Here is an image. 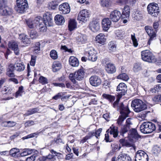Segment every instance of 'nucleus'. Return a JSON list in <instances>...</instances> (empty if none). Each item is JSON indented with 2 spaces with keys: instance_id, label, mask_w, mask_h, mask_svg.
<instances>
[{
  "instance_id": "nucleus-1",
  "label": "nucleus",
  "mask_w": 161,
  "mask_h": 161,
  "mask_svg": "<svg viewBox=\"0 0 161 161\" xmlns=\"http://www.w3.org/2000/svg\"><path fill=\"white\" fill-rule=\"evenodd\" d=\"M156 128V126L154 123L149 121H146L143 122L141 125L140 130L142 133L147 134L153 132Z\"/></svg>"
},
{
  "instance_id": "nucleus-2",
  "label": "nucleus",
  "mask_w": 161,
  "mask_h": 161,
  "mask_svg": "<svg viewBox=\"0 0 161 161\" xmlns=\"http://www.w3.org/2000/svg\"><path fill=\"white\" fill-rule=\"evenodd\" d=\"M131 106L134 110L138 113L147 108V105L142 100L138 99H135L132 101Z\"/></svg>"
},
{
  "instance_id": "nucleus-3",
  "label": "nucleus",
  "mask_w": 161,
  "mask_h": 161,
  "mask_svg": "<svg viewBox=\"0 0 161 161\" xmlns=\"http://www.w3.org/2000/svg\"><path fill=\"white\" fill-rule=\"evenodd\" d=\"M85 72L83 69H80L74 73H71L69 74V78L71 81L74 83H76V80H81L84 77Z\"/></svg>"
},
{
  "instance_id": "nucleus-4",
  "label": "nucleus",
  "mask_w": 161,
  "mask_h": 161,
  "mask_svg": "<svg viewBox=\"0 0 161 161\" xmlns=\"http://www.w3.org/2000/svg\"><path fill=\"white\" fill-rule=\"evenodd\" d=\"M16 6L15 9L18 13L22 14L26 10L28 7L26 0H16Z\"/></svg>"
},
{
  "instance_id": "nucleus-5",
  "label": "nucleus",
  "mask_w": 161,
  "mask_h": 161,
  "mask_svg": "<svg viewBox=\"0 0 161 161\" xmlns=\"http://www.w3.org/2000/svg\"><path fill=\"white\" fill-rule=\"evenodd\" d=\"M6 2V0H0V14L3 15H10L13 13V10L11 8L5 6Z\"/></svg>"
},
{
  "instance_id": "nucleus-6",
  "label": "nucleus",
  "mask_w": 161,
  "mask_h": 161,
  "mask_svg": "<svg viewBox=\"0 0 161 161\" xmlns=\"http://www.w3.org/2000/svg\"><path fill=\"white\" fill-rule=\"evenodd\" d=\"M142 59L149 63L154 62L156 61L155 56L152 52L148 50L143 51L141 52Z\"/></svg>"
},
{
  "instance_id": "nucleus-7",
  "label": "nucleus",
  "mask_w": 161,
  "mask_h": 161,
  "mask_svg": "<svg viewBox=\"0 0 161 161\" xmlns=\"http://www.w3.org/2000/svg\"><path fill=\"white\" fill-rule=\"evenodd\" d=\"M148 13L153 16L157 17L159 13L158 5L155 3H151L147 7Z\"/></svg>"
},
{
  "instance_id": "nucleus-8",
  "label": "nucleus",
  "mask_w": 161,
  "mask_h": 161,
  "mask_svg": "<svg viewBox=\"0 0 161 161\" xmlns=\"http://www.w3.org/2000/svg\"><path fill=\"white\" fill-rule=\"evenodd\" d=\"M90 13L88 10L84 9L81 10L78 16V20L85 22L89 19Z\"/></svg>"
},
{
  "instance_id": "nucleus-9",
  "label": "nucleus",
  "mask_w": 161,
  "mask_h": 161,
  "mask_svg": "<svg viewBox=\"0 0 161 161\" xmlns=\"http://www.w3.org/2000/svg\"><path fill=\"white\" fill-rule=\"evenodd\" d=\"M42 18L40 16L36 17L34 20L29 19L26 20V23L28 27L30 28H33L37 25L41 21H42Z\"/></svg>"
},
{
  "instance_id": "nucleus-10",
  "label": "nucleus",
  "mask_w": 161,
  "mask_h": 161,
  "mask_svg": "<svg viewBox=\"0 0 161 161\" xmlns=\"http://www.w3.org/2000/svg\"><path fill=\"white\" fill-rule=\"evenodd\" d=\"M127 86L126 84L123 83L119 84L117 87V97H121L122 96L125 95L127 91Z\"/></svg>"
},
{
  "instance_id": "nucleus-11",
  "label": "nucleus",
  "mask_w": 161,
  "mask_h": 161,
  "mask_svg": "<svg viewBox=\"0 0 161 161\" xmlns=\"http://www.w3.org/2000/svg\"><path fill=\"white\" fill-rule=\"evenodd\" d=\"M42 22L46 25L48 26H51L53 25V17L52 15L49 13H47L43 16Z\"/></svg>"
},
{
  "instance_id": "nucleus-12",
  "label": "nucleus",
  "mask_w": 161,
  "mask_h": 161,
  "mask_svg": "<svg viewBox=\"0 0 161 161\" xmlns=\"http://www.w3.org/2000/svg\"><path fill=\"white\" fill-rule=\"evenodd\" d=\"M122 16L120 12L115 10L112 11L109 16L110 19L114 22H117L120 19Z\"/></svg>"
},
{
  "instance_id": "nucleus-13",
  "label": "nucleus",
  "mask_w": 161,
  "mask_h": 161,
  "mask_svg": "<svg viewBox=\"0 0 161 161\" xmlns=\"http://www.w3.org/2000/svg\"><path fill=\"white\" fill-rule=\"evenodd\" d=\"M88 55V58L89 60L92 62L96 61L97 58L96 52L94 48L92 47L89 48L87 51Z\"/></svg>"
},
{
  "instance_id": "nucleus-14",
  "label": "nucleus",
  "mask_w": 161,
  "mask_h": 161,
  "mask_svg": "<svg viewBox=\"0 0 161 161\" xmlns=\"http://www.w3.org/2000/svg\"><path fill=\"white\" fill-rule=\"evenodd\" d=\"M59 10L61 14H67L70 12V7L68 3H64L59 6Z\"/></svg>"
},
{
  "instance_id": "nucleus-15",
  "label": "nucleus",
  "mask_w": 161,
  "mask_h": 161,
  "mask_svg": "<svg viewBox=\"0 0 161 161\" xmlns=\"http://www.w3.org/2000/svg\"><path fill=\"white\" fill-rule=\"evenodd\" d=\"M120 112L122 116L127 118L128 116V115L130 113V111L127 105H124L123 103L120 104L119 107Z\"/></svg>"
},
{
  "instance_id": "nucleus-16",
  "label": "nucleus",
  "mask_w": 161,
  "mask_h": 161,
  "mask_svg": "<svg viewBox=\"0 0 161 161\" xmlns=\"http://www.w3.org/2000/svg\"><path fill=\"white\" fill-rule=\"evenodd\" d=\"M8 47L13 50L15 54L19 55V50L17 43L13 41L9 42L8 43Z\"/></svg>"
},
{
  "instance_id": "nucleus-17",
  "label": "nucleus",
  "mask_w": 161,
  "mask_h": 161,
  "mask_svg": "<svg viewBox=\"0 0 161 161\" xmlns=\"http://www.w3.org/2000/svg\"><path fill=\"white\" fill-rule=\"evenodd\" d=\"M89 28L93 32H95L99 31L100 25L98 20H93L89 25Z\"/></svg>"
},
{
  "instance_id": "nucleus-18",
  "label": "nucleus",
  "mask_w": 161,
  "mask_h": 161,
  "mask_svg": "<svg viewBox=\"0 0 161 161\" xmlns=\"http://www.w3.org/2000/svg\"><path fill=\"white\" fill-rule=\"evenodd\" d=\"M90 83L92 86H97L101 84V79L98 76L94 75L92 76L89 79Z\"/></svg>"
},
{
  "instance_id": "nucleus-19",
  "label": "nucleus",
  "mask_w": 161,
  "mask_h": 161,
  "mask_svg": "<svg viewBox=\"0 0 161 161\" xmlns=\"http://www.w3.org/2000/svg\"><path fill=\"white\" fill-rule=\"evenodd\" d=\"M135 158L144 160H148V157L147 154L144 151L139 150L137 151L135 156Z\"/></svg>"
},
{
  "instance_id": "nucleus-20",
  "label": "nucleus",
  "mask_w": 161,
  "mask_h": 161,
  "mask_svg": "<svg viewBox=\"0 0 161 161\" xmlns=\"http://www.w3.org/2000/svg\"><path fill=\"white\" fill-rule=\"evenodd\" d=\"M111 22L108 18H104L102 21V27L104 31H107L110 27Z\"/></svg>"
},
{
  "instance_id": "nucleus-21",
  "label": "nucleus",
  "mask_w": 161,
  "mask_h": 161,
  "mask_svg": "<svg viewBox=\"0 0 161 161\" xmlns=\"http://www.w3.org/2000/svg\"><path fill=\"white\" fill-rule=\"evenodd\" d=\"M105 63L106 64L105 67L106 70L108 73L112 74L115 72L116 69L115 67L114 64L110 63H107L106 62H105Z\"/></svg>"
},
{
  "instance_id": "nucleus-22",
  "label": "nucleus",
  "mask_w": 161,
  "mask_h": 161,
  "mask_svg": "<svg viewBox=\"0 0 161 161\" xmlns=\"http://www.w3.org/2000/svg\"><path fill=\"white\" fill-rule=\"evenodd\" d=\"M145 30L147 33L150 37V40H153V39L156 36V33L153 29L149 26H147L145 27Z\"/></svg>"
},
{
  "instance_id": "nucleus-23",
  "label": "nucleus",
  "mask_w": 161,
  "mask_h": 161,
  "mask_svg": "<svg viewBox=\"0 0 161 161\" xmlns=\"http://www.w3.org/2000/svg\"><path fill=\"white\" fill-rule=\"evenodd\" d=\"M107 132L110 133L111 135H113V136L114 137H116L118 134V127H117L112 125L107 130Z\"/></svg>"
},
{
  "instance_id": "nucleus-24",
  "label": "nucleus",
  "mask_w": 161,
  "mask_h": 161,
  "mask_svg": "<svg viewBox=\"0 0 161 161\" xmlns=\"http://www.w3.org/2000/svg\"><path fill=\"white\" fill-rule=\"evenodd\" d=\"M19 38L23 44V46H27V44H29L30 43L29 38H28L27 36L24 34L20 35Z\"/></svg>"
},
{
  "instance_id": "nucleus-25",
  "label": "nucleus",
  "mask_w": 161,
  "mask_h": 161,
  "mask_svg": "<svg viewBox=\"0 0 161 161\" xmlns=\"http://www.w3.org/2000/svg\"><path fill=\"white\" fill-rule=\"evenodd\" d=\"M56 24L61 25L63 24L65 22L64 17L61 15L57 14L54 18Z\"/></svg>"
},
{
  "instance_id": "nucleus-26",
  "label": "nucleus",
  "mask_w": 161,
  "mask_h": 161,
  "mask_svg": "<svg viewBox=\"0 0 161 161\" xmlns=\"http://www.w3.org/2000/svg\"><path fill=\"white\" fill-rule=\"evenodd\" d=\"M69 62V64L73 67H77L79 65L78 59L74 56H71L70 57Z\"/></svg>"
},
{
  "instance_id": "nucleus-27",
  "label": "nucleus",
  "mask_w": 161,
  "mask_h": 161,
  "mask_svg": "<svg viewBox=\"0 0 161 161\" xmlns=\"http://www.w3.org/2000/svg\"><path fill=\"white\" fill-rule=\"evenodd\" d=\"M96 41L98 43L103 45L105 42V35L103 33H100L97 35L95 38Z\"/></svg>"
},
{
  "instance_id": "nucleus-28",
  "label": "nucleus",
  "mask_w": 161,
  "mask_h": 161,
  "mask_svg": "<svg viewBox=\"0 0 161 161\" xmlns=\"http://www.w3.org/2000/svg\"><path fill=\"white\" fill-rule=\"evenodd\" d=\"M47 26V25H45L42 21H41L37 25L36 28L39 30V31L43 32L46 31Z\"/></svg>"
},
{
  "instance_id": "nucleus-29",
  "label": "nucleus",
  "mask_w": 161,
  "mask_h": 161,
  "mask_svg": "<svg viewBox=\"0 0 161 161\" xmlns=\"http://www.w3.org/2000/svg\"><path fill=\"white\" fill-rule=\"evenodd\" d=\"M87 40L86 35L80 34L76 37V40L79 43H85Z\"/></svg>"
},
{
  "instance_id": "nucleus-30",
  "label": "nucleus",
  "mask_w": 161,
  "mask_h": 161,
  "mask_svg": "<svg viewBox=\"0 0 161 161\" xmlns=\"http://www.w3.org/2000/svg\"><path fill=\"white\" fill-rule=\"evenodd\" d=\"M15 70L18 72H20L23 71L25 69V66L23 63H16L15 64Z\"/></svg>"
},
{
  "instance_id": "nucleus-31",
  "label": "nucleus",
  "mask_w": 161,
  "mask_h": 161,
  "mask_svg": "<svg viewBox=\"0 0 161 161\" xmlns=\"http://www.w3.org/2000/svg\"><path fill=\"white\" fill-rule=\"evenodd\" d=\"M115 36L118 39L123 38L125 36V32L122 30H117L115 32Z\"/></svg>"
},
{
  "instance_id": "nucleus-32",
  "label": "nucleus",
  "mask_w": 161,
  "mask_h": 161,
  "mask_svg": "<svg viewBox=\"0 0 161 161\" xmlns=\"http://www.w3.org/2000/svg\"><path fill=\"white\" fill-rule=\"evenodd\" d=\"M61 68V64L58 62H54L52 65L53 70L56 72L59 70Z\"/></svg>"
},
{
  "instance_id": "nucleus-33",
  "label": "nucleus",
  "mask_w": 161,
  "mask_h": 161,
  "mask_svg": "<svg viewBox=\"0 0 161 161\" xmlns=\"http://www.w3.org/2000/svg\"><path fill=\"white\" fill-rule=\"evenodd\" d=\"M111 147L112 149L108 153L110 155H112L116 150H119L121 147L120 146H119L118 144H112Z\"/></svg>"
},
{
  "instance_id": "nucleus-34",
  "label": "nucleus",
  "mask_w": 161,
  "mask_h": 161,
  "mask_svg": "<svg viewBox=\"0 0 161 161\" xmlns=\"http://www.w3.org/2000/svg\"><path fill=\"white\" fill-rule=\"evenodd\" d=\"M76 27V22L73 20H70L69 21L68 27L70 31H72Z\"/></svg>"
},
{
  "instance_id": "nucleus-35",
  "label": "nucleus",
  "mask_w": 161,
  "mask_h": 161,
  "mask_svg": "<svg viewBox=\"0 0 161 161\" xmlns=\"http://www.w3.org/2000/svg\"><path fill=\"white\" fill-rule=\"evenodd\" d=\"M100 4L103 7L108 8L111 5V2L109 0H101Z\"/></svg>"
},
{
  "instance_id": "nucleus-36",
  "label": "nucleus",
  "mask_w": 161,
  "mask_h": 161,
  "mask_svg": "<svg viewBox=\"0 0 161 161\" xmlns=\"http://www.w3.org/2000/svg\"><path fill=\"white\" fill-rule=\"evenodd\" d=\"M19 152V149L16 148H14L11 149L9 153L11 156L13 157H18L17 153Z\"/></svg>"
},
{
  "instance_id": "nucleus-37",
  "label": "nucleus",
  "mask_w": 161,
  "mask_h": 161,
  "mask_svg": "<svg viewBox=\"0 0 161 161\" xmlns=\"http://www.w3.org/2000/svg\"><path fill=\"white\" fill-rule=\"evenodd\" d=\"M130 136L135 138H137L139 136L137 130L135 129H132L130 130Z\"/></svg>"
},
{
  "instance_id": "nucleus-38",
  "label": "nucleus",
  "mask_w": 161,
  "mask_h": 161,
  "mask_svg": "<svg viewBox=\"0 0 161 161\" xmlns=\"http://www.w3.org/2000/svg\"><path fill=\"white\" fill-rule=\"evenodd\" d=\"M39 109L38 108H35L28 110L25 115L29 116L38 112Z\"/></svg>"
},
{
  "instance_id": "nucleus-39",
  "label": "nucleus",
  "mask_w": 161,
  "mask_h": 161,
  "mask_svg": "<svg viewBox=\"0 0 161 161\" xmlns=\"http://www.w3.org/2000/svg\"><path fill=\"white\" fill-rule=\"evenodd\" d=\"M130 127L125 125L122 127L120 131V133L121 135L124 136L125 134L127 133L130 129Z\"/></svg>"
},
{
  "instance_id": "nucleus-40",
  "label": "nucleus",
  "mask_w": 161,
  "mask_h": 161,
  "mask_svg": "<svg viewBox=\"0 0 161 161\" xmlns=\"http://www.w3.org/2000/svg\"><path fill=\"white\" fill-rule=\"evenodd\" d=\"M58 3L57 0H52L49 3V5L51 9H54L58 6Z\"/></svg>"
},
{
  "instance_id": "nucleus-41",
  "label": "nucleus",
  "mask_w": 161,
  "mask_h": 161,
  "mask_svg": "<svg viewBox=\"0 0 161 161\" xmlns=\"http://www.w3.org/2000/svg\"><path fill=\"white\" fill-rule=\"evenodd\" d=\"M118 79H122L124 81H127L129 79L128 76L125 73L119 74L117 77Z\"/></svg>"
},
{
  "instance_id": "nucleus-42",
  "label": "nucleus",
  "mask_w": 161,
  "mask_h": 161,
  "mask_svg": "<svg viewBox=\"0 0 161 161\" xmlns=\"http://www.w3.org/2000/svg\"><path fill=\"white\" fill-rule=\"evenodd\" d=\"M39 82L42 85H45L48 83V80L46 77L43 76H40L39 78Z\"/></svg>"
},
{
  "instance_id": "nucleus-43",
  "label": "nucleus",
  "mask_w": 161,
  "mask_h": 161,
  "mask_svg": "<svg viewBox=\"0 0 161 161\" xmlns=\"http://www.w3.org/2000/svg\"><path fill=\"white\" fill-rule=\"evenodd\" d=\"M28 32L30 37L32 39L36 38L38 36L36 32L34 30H30Z\"/></svg>"
},
{
  "instance_id": "nucleus-44",
  "label": "nucleus",
  "mask_w": 161,
  "mask_h": 161,
  "mask_svg": "<svg viewBox=\"0 0 161 161\" xmlns=\"http://www.w3.org/2000/svg\"><path fill=\"white\" fill-rule=\"evenodd\" d=\"M50 57L53 59H56L58 58V56L57 52L55 50H52L50 53Z\"/></svg>"
},
{
  "instance_id": "nucleus-45",
  "label": "nucleus",
  "mask_w": 161,
  "mask_h": 161,
  "mask_svg": "<svg viewBox=\"0 0 161 161\" xmlns=\"http://www.w3.org/2000/svg\"><path fill=\"white\" fill-rule=\"evenodd\" d=\"M102 96L103 98L108 99L111 102L113 101L115 99V97L114 96L110 95L103 94Z\"/></svg>"
},
{
  "instance_id": "nucleus-46",
  "label": "nucleus",
  "mask_w": 161,
  "mask_h": 161,
  "mask_svg": "<svg viewBox=\"0 0 161 161\" xmlns=\"http://www.w3.org/2000/svg\"><path fill=\"white\" fill-rule=\"evenodd\" d=\"M152 92L155 93L156 92H161V84H158L154 86L153 88L151 89Z\"/></svg>"
},
{
  "instance_id": "nucleus-47",
  "label": "nucleus",
  "mask_w": 161,
  "mask_h": 161,
  "mask_svg": "<svg viewBox=\"0 0 161 161\" xmlns=\"http://www.w3.org/2000/svg\"><path fill=\"white\" fill-rule=\"evenodd\" d=\"M23 87L22 86H20L19 88L18 91L16 92L15 94V97L17 98L19 96H21L24 91Z\"/></svg>"
},
{
  "instance_id": "nucleus-48",
  "label": "nucleus",
  "mask_w": 161,
  "mask_h": 161,
  "mask_svg": "<svg viewBox=\"0 0 161 161\" xmlns=\"http://www.w3.org/2000/svg\"><path fill=\"white\" fill-rule=\"evenodd\" d=\"M13 90V89L10 87L5 86L3 89V92H5L4 93L6 94H11Z\"/></svg>"
},
{
  "instance_id": "nucleus-49",
  "label": "nucleus",
  "mask_w": 161,
  "mask_h": 161,
  "mask_svg": "<svg viewBox=\"0 0 161 161\" xmlns=\"http://www.w3.org/2000/svg\"><path fill=\"white\" fill-rule=\"evenodd\" d=\"M135 16L134 18L137 20L140 19L142 16V12L139 10H136L135 12Z\"/></svg>"
},
{
  "instance_id": "nucleus-50",
  "label": "nucleus",
  "mask_w": 161,
  "mask_h": 161,
  "mask_svg": "<svg viewBox=\"0 0 161 161\" xmlns=\"http://www.w3.org/2000/svg\"><path fill=\"white\" fill-rule=\"evenodd\" d=\"M116 47L115 44L113 42H111L108 44V49L110 52L115 51Z\"/></svg>"
},
{
  "instance_id": "nucleus-51",
  "label": "nucleus",
  "mask_w": 161,
  "mask_h": 161,
  "mask_svg": "<svg viewBox=\"0 0 161 161\" xmlns=\"http://www.w3.org/2000/svg\"><path fill=\"white\" fill-rule=\"evenodd\" d=\"M119 142L123 146H125L127 147H130L131 146L130 144L127 141L124 139H121L119 141Z\"/></svg>"
},
{
  "instance_id": "nucleus-52",
  "label": "nucleus",
  "mask_w": 161,
  "mask_h": 161,
  "mask_svg": "<svg viewBox=\"0 0 161 161\" xmlns=\"http://www.w3.org/2000/svg\"><path fill=\"white\" fill-rule=\"evenodd\" d=\"M50 152L53 155L49 154L47 156H46L47 159H51L53 158L54 156H56L57 154H59L58 153L54 151L53 149L51 150Z\"/></svg>"
},
{
  "instance_id": "nucleus-53",
  "label": "nucleus",
  "mask_w": 161,
  "mask_h": 161,
  "mask_svg": "<svg viewBox=\"0 0 161 161\" xmlns=\"http://www.w3.org/2000/svg\"><path fill=\"white\" fill-rule=\"evenodd\" d=\"M131 39L132 40L133 46L135 47H136L138 45V43L137 39L135 37V34L133 33V34L131 35Z\"/></svg>"
},
{
  "instance_id": "nucleus-54",
  "label": "nucleus",
  "mask_w": 161,
  "mask_h": 161,
  "mask_svg": "<svg viewBox=\"0 0 161 161\" xmlns=\"http://www.w3.org/2000/svg\"><path fill=\"white\" fill-rule=\"evenodd\" d=\"M120 155H122V161H132L131 158L129 156H127L124 153H121Z\"/></svg>"
},
{
  "instance_id": "nucleus-55",
  "label": "nucleus",
  "mask_w": 161,
  "mask_h": 161,
  "mask_svg": "<svg viewBox=\"0 0 161 161\" xmlns=\"http://www.w3.org/2000/svg\"><path fill=\"white\" fill-rule=\"evenodd\" d=\"M133 69L135 72H137L142 69L141 65L138 63L135 64Z\"/></svg>"
},
{
  "instance_id": "nucleus-56",
  "label": "nucleus",
  "mask_w": 161,
  "mask_h": 161,
  "mask_svg": "<svg viewBox=\"0 0 161 161\" xmlns=\"http://www.w3.org/2000/svg\"><path fill=\"white\" fill-rule=\"evenodd\" d=\"M126 118L125 117L122 116L121 115L119 116L118 119L117 123L119 125H121L124 120Z\"/></svg>"
},
{
  "instance_id": "nucleus-57",
  "label": "nucleus",
  "mask_w": 161,
  "mask_h": 161,
  "mask_svg": "<svg viewBox=\"0 0 161 161\" xmlns=\"http://www.w3.org/2000/svg\"><path fill=\"white\" fill-rule=\"evenodd\" d=\"M34 124V121L32 120H28L25 123V127H26L33 125Z\"/></svg>"
},
{
  "instance_id": "nucleus-58",
  "label": "nucleus",
  "mask_w": 161,
  "mask_h": 161,
  "mask_svg": "<svg viewBox=\"0 0 161 161\" xmlns=\"http://www.w3.org/2000/svg\"><path fill=\"white\" fill-rule=\"evenodd\" d=\"M102 130V128H99L97 130H96L95 132H94L95 134L94 136H95V138L96 139L98 138V137L100 136V134Z\"/></svg>"
},
{
  "instance_id": "nucleus-59",
  "label": "nucleus",
  "mask_w": 161,
  "mask_h": 161,
  "mask_svg": "<svg viewBox=\"0 0 161 161\" xmlns=\"http://www.w3.org/2000/svg\"><path fill=\"white\" fill-rule=\"evenodd\" d=\"M122 155H119L116 158L115 157H113L112 158L111 161H122Z\"/></svg>"
},
{
  "instance_id": "nucleus-60",
  "label": "nucleus",
  "mask_w": 161,
  "mask_h": 161,
  "mask_svg": "<svg viewBox=\"0 0 161 161\" xmlns=\"http://www.w3.org/2000/svg\"><path fill=\"white\" fill-rule=\"evenodd\" d=\"M103 86L105 89L109 88L110 87V82L108 80H105L104 81Z\"/></svg>"
},
{
  "instance_id": "nucleus-61",
  "label": "nucleus",
  "mask_w": 161,
  "mask_h": 161,
  "mask_svg": "<svg viewBox=\"0 0 161 161\" xmlns=\"http://www.w3.org/2000/svg\"><path fill=\"white\" fill-rule=\"evenodd\" d=\"M36 59V57L32 56L31 60L30 62V64L31 66H35Z\"/></svg>"
},
{
  "instance_id": "nucleus-62",
  "label": "nucleus",
  "mask_w": 161,
  "mask_h": 161,
  "mask_svg": "<svg viewBox=\"0 0 161 161\" xmlns=\"http://www.w3.org/2000/svg\"><path fill=\"white\" fill-rule=\"evenodd\" d=\"M36 155L35 154H33L30 157L27 158L26 160V161H34Z\"/></svg>"
},
{
  "instance_id": "nucleus-63",
  "label": "nucleus",
  "mask_w": 161,
  "mask_h": 161,
  "mask_svg": "<svg viewBox=\"0 0 161 161\" xmlns=\"http://www.w3.org/2000/svg\"><path fill=\"white\" fill-rule=\"evenodd\" d=\"M61 49L64 50L65 52H68L69 53H71L72 52L71 49H69L66 46H62Z\"/></svg>"
},
{
  "instance_id": "nucleus-64",
  "label": "nucleus",
  "mask_w": 161,
  "mask_h": 161,
  "mask_svg": "<svg viewBox=\"0 0 161 161\" xmlns=\"http://www.w3.org/2000/svg\"><path fill=\"white\" fill-rule=\"evenodd\" d=\"M154 150L155 153H159L161 151V148L159 146L156 145L154 147Z\"/></svg>"
}]
</instances>
